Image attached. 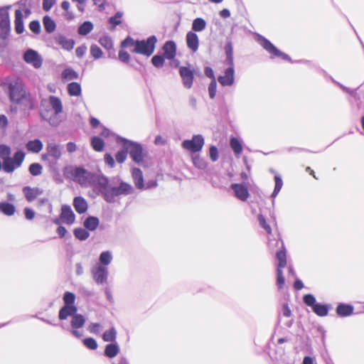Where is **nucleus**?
<instances>
[{"mask_svg":"<svg viewBox=\"0 0 364 364\" xmlns=\"http://www.w3.org/2000/svg\"><path fill=\"white\" fill-rule=\"evenodd\" d=\"M91 145L96 151H102L105 146L104 141L99 136H93L91 139Z\"/></svg>","mask_w":364,"mask_h":364,"instance_id":"obj_43","label":"nucleus"},{"mask_svg":"<svg viewBox=\"0 0 364 364\" xmlns=\"http://www.w3.org/2000/svg\"><path fill=\"white\" fill-rule=\"evenodd\" d=\"M312 310L318 316H326L328 314L329 306L316 303L314 305Z\"/></svg>","mask_w":364,"mask_h":364,"instance_id":"obj_34","label":"nucleus"},{"mask_svg":"<svg viewBox=\"0 0 364 364\" xmlns=\"http://www.w3.org/2000/svg\"><path fill=\"white\" fill-rule=\"evenodd\" d=\"M257 218H258V221H259V225L262 228H264L268 234H271L272 228L269 226V225L267 224V223L266 221V219L264 217V215H262V214H259V215H258Z\"/></svg>","mask_w":364,"mask_h":364,"instance_id":"obj_53","label":"nucleus"},{"mask_svg":"<svg viewBox=\"0 0 364 364\" xmlns=\"http://www.w3.org/2000/svg\"><path fill=\"white\" fill-rule=\"evenodd\" d=\"M10 101L15 105H22L24 109H34L37 105L36 96L26 91L22 80L18 77L8 79L4 82Z\"/></svg>","mask_w":364,"mask_h":364,"instance_id":"obj_1","label":"nucleus"},{"mask_svg":"<svg viewBox=\"0 0 364 364\" xmlns=\"http://www.w3.org/2000/svg\"><path fill=\"white\" fill-rule=\"evenodd\" d=\"M194 166L199 169H205L207 167V161L199 155H195L192 157Z\"/></svg>","mask_w":364,"mask_h":364,"instance_id":"obj_45","label":"nucleus"},{"mask_svg":"<svg viewBox=\"0 0 364 364\" xmlns=\"http://www.w3.org/2000/svg\"><path fill=\"white\" fill-rule=\"evenodd\" d=\"M11 149L10 146L6 144H0V159L3 161V170L4 172L11 173L16 168L21 166L26 156V154L22 150L16 151L11 157Z\"/></svg>","mask_w":364,"mask_h":364,"instance_id":"obj_2","label":"nucleus"},{"mask_svg":"<svg viewBox=\"0 0 364 364\" xmlns=\"http://www.w3.org/2000/svg\"><path fill=\"white\" fill-rule=\"evenodd\" d=\"M87 51V46L85 45H81L78 46L75 50L76 56L79 58L83 57Z\"/></svg>","mask_w":364,"mask_h":364,"instance_id":"obj_64","label":"nucleus"},{"mask_svg":"<svg viewBox=\"0 0 364 364\" xmlns=\"http://www.w3.org/2000/svg\"><path fill=\"white\" fill-rule=\"evenodd\" d=\"M331 81L337 85L338 86H339L344 92L348 93L349 95H350L351 96L353 97H355L356 95V91L355 90H353V89H350L349 87H346L345 85L341 84L340 82H338V81H336V80H334L333 77H331Z\"/></svg>","mask_w":364,"mask_h":364,"instance_id":"obj_58","label":"nucleus"},{"mask_svg":"<svg viewBox=\"0 0 364 364\" xmlns=\"http://www.w3.org/2000/svg\"><path fill=\"white\" fill-rule=\"evenodd\" d=\"M60 218L63 223L69 225H73L75 220V215L68 205H62Z\"/></svg>","mask_w":364,"mask_h":364,"instance_id":"obj_19","label":"nucleus"},{"mask_svg":"<svg viewBox=\"0 0 364 364\" xmlns=\"http://www.w3.org/2000/svg\"><path fill=\"white\" fill-rule=\"evenodd\" d=\"M15 31L18 34H21L24 31V25L23 21V14L20 9L15 11Z\"/></svg>","mask_w":364,"mask_h":364,"instance_id":"obj_28","label":"nucleus"},{"mask_svg":"<svg viewBox=\"0 0 364 364\" xmlns=\"http://www.w3.org/2000/svg\"><path fill=\"white\" fill-rule=\"evenodd\" d=\"M127 156V151L126 149L119 151L117 152V154L115 155L116 161L118 163L122 164L126 160Z\"/></svg>","mask_w":364,"mask_h":364,"instance_id":"obj_61","label":"nucleus"},{"mask_svg":"<svg viewBox=\"0 0 364 364\" xmlns=\"http://www.w3.org/2000/svg\"><path fill=\"white\" fill-rule=\"evenodd\" d=\"M123 14L121 11H117L113 16H111L108 19V23L111 25L109 27L110 31H114L116 26L119 25L122 23L121 18Z\"/></svg>","mask_w":364,"mask_h":364,"instance_id":"obj_38","label":"nucleus"},{"mask_svg":"<svg viewBox=\"0 0 364 364\" xmlns=\"http://www.w3.org/2000/svg\"><path fill=\"white\" fill-rule=\"evenodd\" d=\"M303 301L306 306H311V309L313 308L314 305L316 304V298L313 294H311L304 295L303 297Z\"/></svg>","mask_w":364,"mask_h":364,"instance_id":"obj_57","label":"nucleus"},{"mask_svg":"<svg viewBox=\"0 0 364 364\" xmlns=\"http://www.w3.org/2000/svg\"><path fill=\"white\" fill-rule=\"evenodd\" d=\"M22 191L24 194L26 200L29 203L33 202L38 198V196H41L43 192L42 189L38 187L32 188L28 186H24L22 189Z\"/></svg>","mask_w":364,"mask_h":364,"instance_id":"obj_20","label":"nucleus"},{"mask_svg":"<svg viewBox=\"0 0 364 364\" xmlns=\"http://www.w3.org/2000/svg\"><path fill=\"white\" fill-rule=\"evenodd\" d=\"M46 152L41 155V159L46 161L50 169L56 168L58 161L62 156V147L53 141H49L46 144Z\"/></svg>","mask_w":364,"mask_h":364,"instance_id":"obj_8","label":"nucleus"},{"mask_svg":"<svg viewBox=\"0 0 364 364\" xmlns=\"http://www.w3.org/2000/svg\"><path fill=\"white\" fill-rule=\"evenodd\" d=\"M111 186L112 184H109L108 177L105 176L100 171L95 173L94 177V186L92 187L98 191L105 200H106L105 193H109Z\"/></svg>","mask_w":364,"mask_h":364,"instance_id":"obj_12","label":"nucleus"},{"mask_svg":"<svg viewBox=\"0 0 364 364\" xmlns=\"http://www.w3.org/2000/svg\"><path fill=\"white\" fill-rule=\"evenodd\" d=\"M274 181H275V186H274V189L271 196V197L273 198L277 197V196L279 194V193L281 191L282 186H283L282 179L279 176L276 175L274 176Z\"/></svg>","mask_w":364,"mask_h":364,"instance_id":"obj_47","label":"nucleus"},{"mask_svg":"<svg viewBox=\"0 0 364 364\" xmlns=\"http://www.w3.org/2000/svg\"><path fill=\"white\" fill-rule=\"evenodd\" d=\"M46 102L47 100L46 99L41 100V117L43 120L47 121L50 125L57 127L61 122L58 115L63 112L62 102L58 97L53 95L49 97L48 103L54 111L53 114H50V111L47 107H45Z\"/></svg>","mask_w":364,"mask_h":364,"instance_id":"obj_3","label":"nucleus"},{"mask_svg":"<svg viewBox=\"0 0 364 364\" xmlns=\"http://www.w3.org/2000/svg\"><path fill=\"white\" fill-rule=\"evenodd\" d=\"M90 54L96 60L103 56V52L101 48L95 44L90 46Z\"/></svg>","mask_w":364,"mask_h":364,"instance_id":"obj_51","label":"nucleus"},{"mask_svg":"<svg viewBox=\"0 0 364 364\" xmlns=\"http://www.w3.org/2000/svg\"><path fill=\"white\" fill-rule=\"evenodd\" d=\"M164 56L168 60H172L176 54V44L173 41H166L163 48Z\"/></svg>","mask_w":364,"mask_h":364,"instance_id":"obj_23","label":"nucleus"},{"mask_svg":"<svg viewBox=\"0 0 364 364\" xmlns=\"http://www.w3.org/2000/svg\"><path fill=\"white\" fill-rule=\"evenodd\" d=\"M113 260V255L111 251H103L99 257V262L97 265L94 267L91 272L93 279L98 284H104L107 283L109 271L107 266L109 265Z\"/></svg>","mask_w":364,"mask_h":364,"instance_id":"obj_4","label":"nucleus"},{"mask_svg":"<svg viewBox=\"0 0 364 364\" xmlns=\"http://www.w3.org/2000/svg\"><path fill=\"white\" fill-rule=\"evenodd\" d=\"M88 330L92 333L99 334L101 331V325L98 323H92L89 326Z\"/></svg>","mask_w":364,"mask_h":364,"instance_id":"obj_63","label":"nucleus"},{"mask_svg":"<svg viewBox=\"0 0 364 364\" xmlns=\"http://www.w3.org/2000/svg\"><path fill=\"white\" fill-rule=\"evenodd\" d=\"M179 75L182 80V83L186 89H191L193 84L194 73L188 67L181 66L179 68Z\"/></svg>","mask_w":364,"mask_h":364,"instance_id":"obj_16","label":"nucleus"},{"mask_svg":"<svg viewBox=\"0 0 364 364\" xmlns=\"http://www.w3.org/2000/svg\"><path fill=\"white\" fill-rule=\"evenodd\" d=\"M75 294L70 291H65L63 296L64 306H76L75 305Z\"/></svg>","mask_w":364,"mask_h":364,"instance_id":"obj_41","label":"nucleus"},{"mask_svg":"<svg viewBox=\"0 0 364 364\" xmlns=\"http://www.w3.org/2000/svg\"><path fill=\"white\" fill-rule=\"evenodd\" d=\"M353 310L352 305L340 303L336 307V314L341 317H346L353 314Z\"/></svg>","mask_w":364,"mask_h":364,"instance_id":"obj_27","label":"nucleus"},{"mask_svg":"<svg viewBox=\"0 0 364 364\" xmlns=\"http://www.w3.org/2000/svg\"><path fill=\"white\" fill-rule=\"evenodd\" d=\"M119 352V347L117 342L107 344L105 348V355L109 358H114Z\"/></svg>","mask_w":364,"mask_h":364,"instance_id":"obj_29","label":"nucleus"},{"mask_svg":"<svg viewBox=\"0 0 364 364\" xmlns=\"http://www.w3.org/2000/svg\"><path fill=\"white\" fill-rule=\"evenodd\" d=\"M93 29V24L92 22L87 21L83 22L78 27V33L81 36H86L90 33Z\"/></svg>","mask_w":364,"mask_h":364,"instance_id":"obj_39","label":"nucleus"},{"mask_svg":"<svg viewBox=\"0 0 364 364\" xmlns=\"http://www.w3.org/2000/svg\"><path fill=\"white\" fill-rule=\"evenodd\" d=\"M256 40L259 44L272 55V57H281L283 60L291 61L289 55L280 51L268 39L262 35L258 34Z\"/></svg>","mask_w":364,"mask_h":364,"instance_id":"obj_11","label":"nucleus"},{"mask_svg":"<svg viewBox=\"0 0 364 364\" xmlns=\"http://www.w3.org/2000/svg\"><path fill=\"white\" fill-rule=\"evenodd\" d=\"M10 7L0 8V36L3 38L9 36L11 29L9 14L6 11Z\"/></svg>","mask_w":364,"mask_h":364,"instance_id":"obj_14","label":"nucleus"},{"mask_svg":"<svg viewBox=\"0 0 364 364\" xmlns=\"http://www.w3.org/2000/svg\"><path fill=\"white\" fill-rule=\"evenodd\" d=\"M134 191V189L131 184L120 180L119 177L113 178L109 192L108 194L105 193V201L109 203H114L116 197L131 195Z\"/></svg>","mask_w":364,"mask_h":364,"instance_id":"obj_6","label":"nucleus"},{"mask_svg":"<svg viewBox=\"0 0 364 364\" xmlns=\"http://www.w3.org/2000/svg\"><path fill=\"white\" fill-rule=\"evenodd\" d=\"M77 312V306H63L59 311L58 318L60 321H65L68 317L72 318Z\"/></svg>","mask_w":364,"mask_h":364,"instance_id":"obj_24","label":"nucleus"},{"mask_svg":"<svg viewBox=\"0 0 364 364\" xmlns=\"http://www.w3.org/2000/svg\"><path fill=\"white\" fill-rule=\"evenodd\" d=\"M119 60L124 63H128L130 60V55L124 50H120L118 53Z\"/></svg>","mask_w":364,"mask_h":364,"instance_id":"obj_62","label":"nucleus"},{"mask_svg":"<svg viewBox=\"0 0 364 364\" xmlns=\"http://www.w3.org/2000/svg\"><path fill=\"white\" fill-rule=\"evenodd\" d=\"M209 156L212 161H218L219 158L218 149L215 146H211L209 149Z\"/></svg>","mask_w":364,"mask_h":364,"instance_id":"obj_60","label":"nucleus"},{"mask_svg":"<svg viewBox=\"0 0 364 364\" xmlns=\"http://www.w3.org/2000/svg\"><path fill=\"white\" fill-rule=\"evenodd\" d=\"M83 344L90 350H95L97 348V343L92 338H87L82 340Z\"/></svg>","mask_w":364,"mask_h":364,"instance_id":"obj_54","label":"nucleus"},{"mask_svg":"<svg viewBox=\"0 0 364 364\" xmlns=\"http://www.w3.org/2000/svg\"><path fill=\"white\" fill-rule=\"evenodd\" d=\"M136 46V40H134L131 36H127L122 43V48H128V47H134Z\"/></svg>","mask_w":364,"mask_h":364,"instance_id":"obj_56","label":"nucleus"},{"mask_svg":"<svg viewBox=\"0 0 364 364\" xmlns=\"http://www.w3.org/2000/svg\"><path fill=\"white\" fill-rule=\"evenodd\" d=\"M187 47L193 53L198 50L199 38L198 35L193 31H188L186 36Z\"/></svg>","mask_w":364,"mask_h":364,"instance_id":"obj_21","label":"nucleus"},{"mask_svg":"<svg viewBox=\"0 0 364 364\" xmlns=\"http://www.w3.org/2000/svg\"><path fill=\"white\" fill-rule=\"evenodd\" d=\"M86 321L85 316L80 314H76L70 319V324L68 325L64 322L61 323L60 326L69 331L73 336L77 338H80L83 335L82 333L79 331V328L83 327Z\"/></svg>","mask_w":364,"mask_h":364,"instance_id":"obj_10","label":"nucleus"},{"mask_svg":"<svg viewBox=\"0 0 364 364\" xmlns=\"http://www.w3.org/2000/svg\"><path fill=\"white\" fill-rule=\"evenodd\" d=\"M79 77L78 73L72 68H66L62 73V77L67 80H76Z\"/></svg>","mask_w":364,"mask_h":364,"instance_id":"obj_46","label":"nucleus"},{"mask_svg":"<svg viewBox=\"0 0 364 364\" xmlns=\"http://www.w3.org/2000/svg\"><path fill=\"white\" fill-rule=\"evenodd\" d=\"M43 25L45 31L48 33H51L55 31L56 28L55 22L49 16H45L43 18Z\"/></svg>","mask_w":364,"mask_h":364,"instance_id":"obj_33","label":"nucleus"},{"mask_svg":"<svg viewBox=\"0 0 364 364\" xmlns=\"http://www.w3.org/2000/svg\"><path fill=\"white\" fill-rule=\"evenodd\" d=\"M68 92L70 96H80L82 93L81 85L76 82L69 83L68 85Z\"/></svg>","mask_w":364,"mask_h":364,"instance_id":"obj_35","label":"nucleus"},{"mask_svg":"<svg viewBox=\"0 0 364 364\" xmlns=\"http://www.w3.org/2000/svg\"><path fill=\"white\" fill-rule=\"evenodd\" d=\"M117 331L114 327L110 328L109 330L104 332L102 334V339L105 342H116Z\"/></svg>","mask_w":364,"mask_h":364,"instance_id":"obj_37","label":"nucleus"},{"mask_svg":"<svg viewBox=\"0 0 364 364\" xmlns=\"http://www.w3.org/2000/svg\"><path fill=\"white\" fill-rule=\"evenodd\" d=\"M230 188L238 200L245 202L249 198L248 183H232Z\"/></svg>","mask_w":364,"mask_h":364,"instance_id":"obj_15","label":"nucleus"},{"mask_svg":"<svg viewBox=\"0 0 364 364\" xmlns=\"http://www.w3.org/2000/svg\"><path fill=\"white\" fill-rule=\"evenodd\" d=\"M206 27V22L202 18H196L192 23V31L193 32L203 31Z\"/></svg>","mask_w":364,"mask_h":364,"instance_id":"obj_36","label":"nucleus"},{"mask_svg":"<svg viewBox=\"0 0 364 364\" xmlns=\"http://www.w3.org/2000/svg\"><path fill=\"white\" fill-rule=\"evenodd\" d=\"M283 268L277 267V284L279 289H282L285 282V279L283 275Z\"/></svg>","mask_w":364,"mask_h":364,"instance_id":"obj_52","label":"nucleus"},{"mask_svg":"<svg viewBox=\"0 0 364 364\" xmlns=\"http://www.w3.org/2000/svg\"><path fill=\"white\" fill-rule=\"evenodd\" d=\"M26 147L28 151L37 154L43 149V144L40 139H36L28 141L26 144Z\"/></svg>","mask_w":364,"mask_h":364,"instance_id":"obj_30","label":"nucleus"},{"mask_svg":"<svg viewBox=\"0 0 364 364\" xmlns=\"http://www.w3.org/2000/svg\"><path fill=\"white\" fill-rule=\"evenodd\" d=\"M276 256L279 261L277 267L284 268L287 265L286 252L284 250H279L277 252Z\"/></svg>","mask_w":364,"mask_h":364,"instance_id":"obj_49","label":"nucleus"},{"mask_svg":"<svg viewBox=\"0 0 364 364\" xmlns=\"http://www.w3.org/2000/svg\"><path fill=\"white\" fill-rule=\"evenodd\" d=\"M73 206L76 212L79 214L85 213L88 208L87 201L81 196H77L74 198Z\"/></svg>","mask_w":364,"mask_h":364,"instance_id":"obj_26","label":"nucleus"},{"mask_svg":"<svg viewBox=\"0 0 364 364\" xmlns=\"http://www.w3.org/2000/svg\"><path fill=\"white\" fill-rule=\"evenodd\" d=\"M204 144V137L201 134H196L193 135L191 139L184 140L181 145L184 149L196 153L202 150Z\"/></svg>","mask_w":364,"mask_h":364,"instance_id":"obj_13","label":"nucleus"},{"mask_svg":"<svg viewBox=\"0 0 364 364\" xmlns=\"http://www.w3.org/2000/svg\"><path fill=\"white\" fill-rule=\"evenodd\" d=\"M16 207L9 202L0 203V212L6 216H11L15 213Z\"/></svg>","mask_w":364,"mask_h":364,"instance_id":"obj_31","label":"nucleus"},{"mask_svg":"<svg viewBox=\"0 0 364 364\" xmlns=\"http://www.w3.org/2000/svg\"><path fill=\"white\" fill-rule=\"evenodd\" d=\"M96 172L87 171L82 166L67 167L65 170L66 177L70 178L82 187L94 186V177Z\"/></svg>","mask_w":364,"mask_h":364,"instance_id":"obj_5","label":"nucleus"},{"mask_svg":"<svg viewBox=\"0 0 364 364\" xmlns=\"http://www.w3.org/2000/svg\"><path fill=\"white\" fill-rule=\"evenodd\" d=\"M55 42L60 45L64 50L70 51L73 49L75 46V41L70 38H68L66 36L62 34H58L55 37Z\"/></svg>","mask_w":364,"mask_h":364,"instance_id":"obj_22","label":"nucleus"},{"mask_svg":"<svg viewBox=\"0 0 364 364\" xmlns=\"http://www.w3.org/2000/svg\"><path fill=\"white\" fill-rule=\"evenodd\" d=\"M165 58L164 56L155 55L151 58V63L157 68H162L165 62Z\"/></svg>","mask_w":364,"mask_h":364,"instance_id":"obj_50","label":"nucleus"},{"mask_svg":"<svg viewBox=\"0 0 364 364\" xmlns=\"http://www.w3.org/2000/svg\"><path fill=\"white\" fill-rule=\"evenodd\" d=\"M43 167L38 163H33L29 166L28 171L33 176H39L42 173Z\"/></svg>","mask_w":364,"mask_h":364,"instance_id":"obj_48","label":"nucleus"},{"mask_svg":"<svg viewBox=\"0 0 364 364\" xmlns=\"http://www.w3.org/2000/svg\"><path fill=\"white\" fill-rule=\"evenodd\" d=\"M230 145L235 155H240L242 151V146L240 140L236 137H232L230 140Z\"/></svg>","mask_w":364,"mask_h":364,"instance_id":"obj_40","label":"nucleus"},{"mask_svg":"<svg viewBox=\"0 0 364 364\" xmlns=\"http://www.w3.org/2000/svg\"><path fill=\"white\" fill-rule=\"evenodd\" d=\"M73 233L75 237L81 241L87 240L90 236L89 232L86 229L82 228H75Z\"/></svg>","mask_w":364,"mask_h":364,"instance_id":"obj_44","label":"nucleus"},{"mask_svg":"<svg viewBox=\"0 0 364 364\" xmlns=\"http://www.w3.org/2000/svg\"><path fill=\"white\" fill-rule=\"evenodd\" d=\"M23 60L35 68H40L42 65V58L38 52L33 49H28L24 53Z\"/></svg>","mask_w":364,"mask_h":364,"instance_id":"obj_17","label":"nucleus"},{"mask_svg":"<svg viewBox=\"0 0 364 364\" xmlns=\"http://www.w3.org/2000/svg\"><path fill=\"white\" fill-rule=\"evenodd\" d=\"M219 83L223 87H230L235 83V68H227L223 75L218 77Z\"/></svg>","mask_w":364,"mask_h":364,"instance_id":"obj_18","label":"nucleus"},{"mask_svg":"<svg viewBox=\"0 0 364 364\" xmlns=\"http://www.w3.org/2000/svg\"><path fill=\"white\" fill-rule=\"evenodd\" d=\"M100 220L97 217L89 216L85 220L83 225L87 230L94 231L97 229Z\"/></svg>","mask_w":364,"mask_h":364,"instance_id":"obj_32","label":"nucleus"},{"mask_svg":"<svg viewBox=\"0 0 364 364\" xmlns=\"http://www.w3.org/2000/svg\"><path fill=\"white\" fill-rule=\"evenodd\" d=\"M157 38L155 36H151L146 40H136V46L132 52L149 57L154 53Z\"/></svg>","mask_w":364,"mask_h":364,"instance_id":"obj_9","label":"nucleus"},{"mask_svg":"<svg viewBox=\"0 0 364 364\" xmlns=\"http://www.w3.org/2000/svg\"><path fill=\"white\" fill-rule=\"evenodd\" d=\"M132 176L136 188L139 190H143L144 188V183L143 173L141 169L139 168H134L132 171Z\"/></svg>","mask_w":364,"mask_h":364,"instance_id":"obj_25","label":"nucleus"},{"mask_svg":"<svg viewBox=\"0 0 364 364\" xmlns=\"http://www.w3.org/2000/svg\"><path fill=\"white\" fill-rule=\"evenodd\" d=\"M116 141L121 144L124 149L127 150L135 163L139 164L143 161V148L139 143L130 141L120 136H117Z\"/></svg>","mask_w":364,"mask_h":364,"instance_id":"obj_7","label":"nucleus"},{"mask_svg":"<svg viewBox=\"0 0 364 364\" xmlns=\"http://www.w3.org/2000/svg\"><path fill=\"white\" fill-rule=\"evenodd\" d=\"M100 44L106 50H109L113 48V41L108 35H104L99 39Z\"/></svg>","mask_w":364,"mask_h":364,"instance_id":"obj_42","label":"nucleus"},{"mask_svg":"<svg viewBox=\"0 0 364 364\" xmlns=\"http://www.w3.org/2000/svg\"><path fill=\"white\" fill-rule=\"evenodd\" d=\"M28 26L30 30L36 35L39 34L41 31V23L38 20L31 21Z\"/></svg>","mask_w":364,"mask_h":364,"instance_id":"obj_55","label":"nucleus"},{"mask_svg":"<svg viewBox=\"0 0 364 364\" xmlns=\"http://www.w3.org/2000/svg\"><path fill=\"white\" fill-rule=\"evenodd\" d=\"M217 92V82L216 80H211L208 86V93L211 99H214Z\"/></svg>","mask_w":364,"mask_h":364,"instance_id":"obj_59","label":"nucleus"}]
</instances>
